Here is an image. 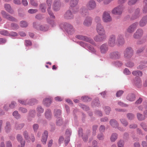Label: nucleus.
I'll use <instances>...</instances> for the list:
<instances>
[{"label": "nucleus", "instance_id": "393cba45", "mask_svg": "<svg viewBox=\"0 0 147 147\" xmlns=\"http://www.w3.org/2000/svg\"><path fill=\"white\" fill-rule=\"evenodd\" d=\"M48 136V134L47 131H45L41 140L43 144H46Z\"/></svg>", "mask_w": 147, "mask_h": 147}, {"label": "nucleus", "instance_id": "680f3d73", "mask_svg": "<svg viewBox=\"0 0 147 147\" xmlns=\"http://www.w3.org/2000/svg\"><path fill=\"white\" fill-rule=\"evenodd\" d=\"M125 65L128 67H131L134 66V64L132 62H129L126 63Z\"/></svg>", "mask_w": 147, "mask_h": 147}, {"label": "nucleus", "instance_id": "774afa93", "mask_svg": "<svg viewBox=\"0 0 147 147\" xmlns=\"http://www.w3.org/2000/svg\"><path fill=\"white\" fill-rule=\"evenodd\" d=\"M38 11L36 9H30L28 10V12L29 13H36Z\"/></svg>", "mask_w": 147, "mask_h": 147}, {"label": "nucleus", "instance_id": "0eeeda50", "mask_svg": "<svg viewBox=\"0 0 147 147\" xmlns=\"http://www.w3.org/2000/svg\"><path fill=\"white\" fill-rule=\"evenodd\" d=\"M133 51L131 47L126 48L124 53V57L128 59L130 58L133 55Z\"/></svg>", "mask_w": 147, "mask_h": 147}, {"label": "nucleus", "instance_id": "49530a36", "mask_svg": "<svg viewBox=\"0 0 147 147\" xmlns=\"http://www.w3.org/2000/svg\"><path fill=\"white\" fill-rule=\"evenodd\" d=\"M63 123V122L61 118L59 117V118L57 120L56 124L57 125L60 126Z\"/></svg>", "mask_w": 147, "mask_h": 147}, {"label": "nucleus", "instance_id": "79ce46f5", "mask_svg": "<svg viewBox=\"0 0 147 147\" xmlns=\"http://www.w3.org/2000/svg\"><path fill=\"white\" fill-rule=\"evenodd\" d=\"M81 99L84 102L89 101L91 100V98L87 96H82L81 98Z\"/></svg>", "mask_w": 147, "mask_h": 147}, {"label": "nucleus", "instance_id": "f704fd0d", "mask_svg": "<svg viewBox=\"0 0 147 147\" xmlns=\"http://www.w3.org/2000/svg\"><path fill=\"white\" fill-rule=\"evenodd\" d=\"M114 0H96L98 3H100L102 1L103 4L105 5H107L109 4L111 2Z\"/></svg>", "mask_w": 147, "mask_h": 147}, {"label": "nucleus", "instance_id": "4be33fe9", "mask_svg": "<svg viewBox=\"0 0 147 147\" xmlns=\"http://www.w3.org/2000/svg\"><path fill=\"white\" fill-rule=\"evenodd\" d=\"M126 99L127 100L130 101H133L135 100L136 96L134 94L130 93L127 95Z\"/></svg>", "mask_w": 147, "mask_h": 147}, {"label": "nucleus", "instance_id": "f8f14e48", "mask_svg": "<svg viewBox=\"0 0 147 147\" xmlns=\"http://www.w3.org/2000/svg\"><path fill=\"white\" fill-rule=\"evenodd\" d=\"M1 13L3 17L11 21H16V20L13 17L7 14L5 11H2Z\"/></svg>", "mask_w": 147, "mask_h": 147}, {"label": "nucleus", "instance_id": "aec40b11", "mask_svg": "<svg viewBox=\"0 0 147 147\" xmlns=\"http://www.w3.org/2000/svg\"><path fill=\"white\" fill-rule=\"evenodd\" d=\"M60 8V3L59 0H55L53 5V9L55 11L59 10Z\"/></svg>", "mask_w": 147, "mask_h": 147}, {"label": "nucleus", "instance_id": "f3484780", "mask_svg": "<svg viewBox=\"0 0 147 147\" xmlns=\"http://www.w3.org/2000/svg\"><path fill=\"white\" fill-rule=\"evenodd\" d=\"M52 2L51 0H47V3L48 6L47 10L48 12L51 17L53 18H55V16L53 15L52 12L50 10L51 7V5Z\"/></svg>", "mask_w": 147, "mask_h": 147}, {"label": "nucleus", "instance_id": "052dcab7", "mask_svg": "<svg viewBox=\"0 0 147 147\" xmlns=\"http://www.w3.org/2000/svg\"><path fill=\"white\" fill-rule=\"evenodd\" d=\"M124 142L122 140H120L118 142V147H124Z\"/></svg>", "mask_w": 147, "mask_h": 147}, {"label": "nucleus", "instance_id": "0e129e2a", "mask_svg": "<svg viewBox=\"0 0 147 147\" xmlns=\"http://www.w3.org/2000/svg\"><path fill=\"white\" fill-rule=\"evenodd\" d=\"M105 126L104 125H101L100 127L99 130L100 132H104L105 131Z\"/></svg>", "mask_w": 147, "mask_h": 147}, {"label": "nucleus", "instance_id": "dca6fc26", "mask_svg": "<svg viewBox=\"0 0 147 147\" xmlns=\"http://www.w3.org/2000/svg\"><path fill=\"white\" fill-rule=\"evenodd\" d=\"M143 34V31L142 30L139 29L134 34L133 36L134 38L138 39L141 37Z\"/></svg>", "mask_w": 147, "mask_h": 147}, {"label": "nucleus", "instance_id": "ddd939ff", "mask_svg": "<svg viewBox=\"0 0 147 147\" xmlns=\"http://www.w3.org/2000/svg\"><path fill=\"white\" fill-rule=\"evenodd\" d=\"M110 57L112 59H118L120 57V53L117 51L113 52L110 53Z\"/></svg>", "mask_w": 147, "mask_h": 147}, {"label": "nucleus", "instance_id": "1a4fd4ad", "mask_svg": "<svg viewBox=\"0 0 147 147\" xmlns=\"http://www.w3.org/2000/svg\"><path fill=\"white\" fill-rule=\"evenodd\" d=\"M65 30L69 34H73L75 32L73 26L70 24L67 23L65 24Z\"/></svg>", "mask_w": 147, "mask_h": 147}, {"label": "nucleus", "instance_id": "5701e85b", "mask_svg": "<svg viewBox=\"0 0 147 147\" xmlns=\"http://www.w3.org/2000/svg\"><path fill=\"white\" fill-rule=\"evenodd\" d=\"M71 135V131L70 130L67 129L66 131V133L65 134V136L67 137L65 144H67L70 141V136Z\"/></svg>", "mask_w": 147, "mask_h": 147}, {"label": "nucleus", "instance_id": "4468645a", "mask_svg": "<svg viewBox=\"0 0 147 147\" xmlns=\"http://www.w3.org/2000/svg\"><path fill=\"white\" fill-rule=\"evenodd\" d=\"M117 44L119 46L122 45L125 43V40L122 35L119 34L117 38Z\"/></svg>", "mask_w": 147, "mask_h": 147}, {"label": "nucleus", "instance_id": "338daca9", "mask_svg": "<svg viewBox=\"0 0 147 147\" xmlns=\"http://www.w3.org/2000/svg\"><path fill=\"white\" fill-rule=\"evenodd\" d=\"M123 73L124 74L128 75L131 74L130 71L127 68H125L123 71Z\"/></svg>", "mask_w": 147, "mask_h": 147}, {"label": "nucleus", "instance_id": "bb28decb", "mask_svg": "<svg viewBox=\"0 0 147 147\" xmlns=\"http://www.w3.org/2000/svg\"><path fill=\"white\" fill-rule=\"evenodd\" d=\"M34 100V99L31 100H29V101L28 100H25L22 99H19L18 100V102L20 103L22 105H26L27 104H29L31 105L32 104L31 103L32 101H33Z\"/></svg>", "mask_w": 147, "mask_h": 147}, {"label": "nucleus", "instance_id": "cd10ccee", "mask_svg": "<svg viewBox=\"0 0 147 147\" xmlns=\"http://www.w3.org/2000/svg\"><path fill=\"white\" fill-rule=\"evenodd\" d=\"M109 123L111 126L114 128L117 127L119 125V124L117 121L113 119H111Z\"/></svg>", "mask_w": 147, "mask_h": 147}, {"label": "nucleus", "instance_id": "c9c22d12", "mask_svg": "<svg viewBox=\"0 0 147 147\" xmlns=\"http://www.w3.org/2000/svg\"><path fill=\"white\" fill-rule=\"evenodd\" d=\"M132 74L136 76H141L142 75V71H135L132 72Z\"/></svg>", "mask_w": 147, "mask_h": 147}, {"label": "nucleus", "instance_id": "72a5a7b5", "mask_svg": "<svg viewBox=\"0 0 147 147\" xmlns=\"http://www.w3.org/2000/svg\"><path fill=\"white\" fill-rule=\"evenodd\" d=\"M49 28L48 26L47 25H41L39 26L38 29L43 31H46L48 30Z\"/></svg>", "mask_w": 147, "mask_h": 147}, {"label": "nucleus", "instance_id": "473e14b6", "mask_svg": "<svg viewBox=\"0 0 147 147\" xmlns=\"http://www.w3.org/2000/svg\"><path fill=\"white\" fill-rule=\"evenodd\" d=\"M140 10L139 9H137L135 10L134 14L132 17V19H136L140 16Z\"/></svg>", "mask_w": 147, "mask_h": 147}, {"label": "nucleus", "instance_id": "69168bd1", "mask_svg": "<svg viewBox=\"0 0 147 147\" xmlns=\"http://www.w3.org/2000/svg\"><path fill=\"white\" fill-rule=\"evenodd\" d=\"M123 91L122 90H119L117 91L116 94V96L117 97L120 96L123 93Z\"/></svg>", "mask_w": 147, "mask_h": 147}, {"label": "nucleus", "instance_id": "f257e3e1", "mask_svg": "<svg viewBox=\"0 0 147 147\" xmlns=\"http://www.w3.org/2000/svg\"><path fill=\"white\" fill-rule=\"evenodd\" d=\"M78 44L81 46L85 48L90 52L94 54L96 53V51L93 47H92L91 45L82 41L79 42Z\"/></svg>", "mask_w": 147, "mask_h": 147}, {"label": "nucleus", "instance_id": "a878e982", "mask_svg": "<svg viewBox=\"0 0 147 147\" xmlns=\"http://www.w3.org/2000/svg\"><path fill=\"white\" fill-rule=\"evenodd\" d=\"M52 100L51 98H46L43 100V103L45 106H49L51 104Z\"/></svg>", "mask_w": 147, "mask_h": 147}, {"label": "nucleus", "instance_id": "3c124183", "mask_svg": "<svg viewBox=\"0 0 147 147\" xmlns=\"http://www.w3.org/2000/svg\"><path fill=\"white\" fill-rule=\"evenodd\" d=\"M127 116L128 119L130 120H132L134 119V115L131 113H129L127 115Z\"/></svg>", "mask_w": 147, "mask_h": 147}, {"label": "nucleus", "instance_id": "09e8293b", "mask_svg": "<svg viewBox=\"0 0 147 147\" xmlns=\"http://www.w3.org/2000/svg\"><path fill=\"white\" fill-rule=\"evenodd\" d=\"M117 104L118 105L122 107H126L128 106L127 105L120 101L118 102Z\"/></svg>", "mask_w": 147, "mask_h": 147}, {"label": "nucleus", "instance_id": "b1692460", "mask_svg": "<svg viewBox=\"0 0 147 147\" xmlns=\"http://www.w3.org/2000/svg\"><path fill=\"white\" fill-rule=\"evenodd\" d=\"M147 23V16L143 17L139 22L140 26L143 27L145 26Z\"/></svg>", "mask_w": 147, "mask_h": 147}, {"label": "nucleus", "instance_id": "a19ab883", "mask_svg": "<svg viewBox=\"0 0 147 147\" xmlns=\"http://www.w3.org/2000/svg\"><path fill=\"white\" fill-rule=\"evenodd\" d=\"M121 123L125 127L127 126L128 125V122L124 119H120Z\"/></svg>", "mask_w": 147, "mask_h": 147}, {"label": "nucleus", "instance_id": "e2e57ef3", "mask_svg": "<svg viewBox=\"0 0 147 147\" xmlns=\"http://www.w3.org/2000/svg\"><path fill=\"white\" fill-rule=\"evenodd\" d=\"M146 66L145 65L144 63H141L138 66V68L139 69H142L146 67Z\"/></svg>", "mask_w": 147, "mask_h": 147}, {"label": "nucleus", "instance_id": "8fccbe9b", "mask_svg": "<svg viewBox=\"0 0 147 147\" xmlns=\"http://www.w3.org/2000/svg\"><path fill=\"white\" fill-rule=\"evenodd\" d=\"M80 106L84 110H88L89 109V107L85 105L80 104Z\"/></svg>", "mask_w": 147, "mask_h": 147}, {"label": "nucleus", "instance_id": "603ef678", "mask_svg": "<svg viewBox=\"0 0 147 147\" xmlns=\"http://www.w3.org/2000/svg\"><path fill=\"white\" fill-rule=\"evenodd\" d=\"M0 34L4 36H9V33L6 30H3L0 31Z\"/></svg>", "mask_w": 147, "mask_h": 147}, {"label": "nucleus", "instance_id": "7c9ffc66", "mask_svg": "<svg viewBox=\"0 0 147 147\" xmlns=\"http://www.w3.org/2000/svg\"><path fill=\"white\" fill-rule=\"evenodd\" d=\"M117 134L116 133H114L111 134L110 138V140L111 142H114L117 139Z\"/></svg>", "mask_w": 147, "mask_h": 147}, {"label": "nucleus", "instance_id": "9b49d317", "mask_svg": "<svg viewBox=\"0 0 147 147\" xmlns=\"http://www.w3.org/2000/svg\"><path fill=\"white\" fill-rule=\"evenodd\" d=\"M138 22H135L130 26L127 30V31L129 33H131L134 32L138 25Z\"/></svg>", "mask_w": 147, "mask_h": 147}, {"label": "nucleus", "instance_id": "6e6d98bb", "mask_svg": "<svg viewBox=\"0 0 147 147\" xmlns=\"http://www.w3.org/2000/svg\"><path fill=\"white\" fill-rule=\"evenodd\" d=\"M45 116L47 119L51 118V113L50 111H47L45 113Z\"/></svg>", "mask_w": 147, "mask_h": 147}, {"label": "nucleus", "instance_id": "7ed1b4c3", "mask_svg": "<svg viewBox=\"0 0 147 147\" xmlns=\"http://www.w3.org/2000/svg\"><path fill=\"white\" fill-rule=\"evenodd\" d=\"M96 30L98 34L100 36H106L103 26L100 23H98L96 26Z\"/></svg>", "mask_w": 147, "mask_h": 147}, {"label": "nucleus", "instance_id": "c03bdc74", "mask_svg": "<svg viewBox=\"0 0 147 147\" xmlns=\"http://www.w3.org/2000/svg\"><path fill=\"white\" fill-rule=\"evenodd\" d=\"M138 0H128V4L129 5H132L135 4Z\"/></svg>", "mask_w": 147, "mask_h": 147}, {"label": "nucleus", "instance_id": "de8ad7c7", "mask_svg": "<svg viewBox=\"0 0 147 147\" xmlns=\"http://www.w3.org/2000/svg\"><path fill=\"white\" fill-rule=\"evenodd\" d=\"M98 127V125H94L92 127V135L93 136H95L96 135Z\"/></svg>", "mask_w": 147, "mask_h": 147}, {"label": "nucleus", "instance_id": "5fc2aeb1", "mask_svg": "<svg viewBox=\"0 0 147 147\" xmlns=\"http://www.w3.org/2000/svg\"><path fill=\"white\" fill-rule=\"evenodd\" d=\"M24 125L23 124H18L16 123L15 125V127L17 129H22L24 126Z\"/></svg>", "mask_w": 147, "mask_h": 147}, {"label": "nucleus", "instance_id": "864d4df0", "mask_svg": "<svg viewBox=\"0 0 147 147\" xmlns=\"http://www.w3.org/2000/svg\"><path fill=\"white\" fill-rule=\"evenodd\" d=\"M13 116L16 119H18L20 117V115L17 111H14L13 113Z\"/></svg>", "mask_w": 147, "mask_h": 147}, {"label": "nucleus", "instance_id": "ea45409f", "mask_svg": "<svg viewBox=\"0 0 147 147\" xmlns=\"http://www.w3.org/2000/svg\"><path fill=\"white\" fill-rule=\"evenodd\" d=\"M104 136L102 133L98 134L97 136V138L99 140H103L104 139Z\"/></svg>", "mask_w": 147, "mask_h": 147}, {"label": "nucleus", "instance_id": "4c0bfd02", "mask_svg": "<svg viewBox=\"0 0 147 147\" xmlns=\"http://www.w3.org/2000/svg\"><path fill=\"white\" fill-rule=\"evenodd\" d=\"M11 127L10 123L8 122L6 123V125L5 127V130L7 132H9L11 129Z\"/></svg>", "mask_w": 147, "mask_h": 147}, {"label": "nucleus", "instance_id": "423d86ee", "mask_svg": "<svg viewBox=\"0 0 147 147\" xmlns=\"http://www.w3.org/2000/svg\"><path fill=\"white\" fill-rule=\"evenodd\" d=\"M102 20L104 22L108 23L111 21L112 19L110 15L109 11H105L102 15Z\"/></svg>", "mask_w": 147, "mask_h": 147}, {"label": "nucleus", "instance_id": "412c9836", "mask_svg": "<svg viewBox=\"0 0 147 147\" xmlns=\"http://www.w3.org/2000/svg\"><path fill=\"white\" fill-rule=\"evenodd\" d=\"M107 38V36H102L100 37L98 35H96L94 37V39L96 42H100L105 41Z\"/></svg>", "mask_w": 147, "mask_h": 147}, {"label": "nucleus", "instance_id": "58836bf2", "mask_svg": "<svg viewBox=\"0 0 147 147\" xmlns=\"http://www.w3.org/2000/svg\"><path fill=\"white\" fill-rule=\"evenodd\" d=\"M134 83L136 86L138 87L140 86L142 83L140 79L139 78H137L136 81L134 82Z\"/></svg>", "mask_w": 147, "mask_h": 147}, {"label": "nucleus", "instance_id": "e433bc0d", "mask_svg": "<svg viewBox=\"0 0 147 147\" xmlns=\"http://www.w3.org/2000/svg\"><path fill=\"white\" fill-rule=\"evenodd\" d=\"M99 104V101L98 99H96L94 100L92 103V106L93 107L98 106Z\"/></svg>", "mask_w": 147, "mask_h": 147}, {"label": "nucleus", "instance_id": "2eb2a0df", "mask_svg": "<svg viewBox=\"0 0 147 147\" xmlns=\"http://www.w3.org/2000/svg\"><path fill=\"white\" fill-rule=\"evenodd\" d=\"M100 52L102 54L106 53L108 50L107 45L105 43L103 44L100 47Z\"/></svg>", "mask_w": 147, "mask_h": 147}, {"label": "nucleus", "instance_id": "c85d7f7f", "mask_svg": "<svg viewBox=\"0 0 147 147\" xmlns=\"http://www.w3.org/2000/svg\"><path fill=\"white\" fill-rule=\"evenodd\" d=\"M73 14L72 12H71L70 11L68 10L66 13L65 18L67 19H72L74 18Z\"/></svg>", "mask_w": 147, "mask_h": 147}, {"label": "nucleus", "instance_id": "c756f323", "mask_svg": "<svg viewBox=\"0 0 147 147\" xmlns=\"http://www.w3.org/2000/svg\"><path fill=\"white\" fill-rule=\"evenodd\" d=\"M79 1V0H70V6L72 8L75 7L78 5Z\"/></svg>", "mask_w": 147, "mask_h": 147}, {"label": "nucleus", "instance_id": "6e6552de", "mask_svg": "<svg viewBox=\"0 0 147 147\" xmlns=\"http://www.w3.org/2000/svg\"><path fill=\"white\" fill-rule=\"evenodd\" d=\"M86 6L88 10H92L95 9L96 7V3L94 0H90L86 5Z\"/></svg>", "mask_w": 147, "mask_h": 147}, {"label": "nucleus", "instance_id": "a18cd8bd", "mask_svg": "<svg viewBox=\"0 0 147 147\" xmlns=\"http://www.w3.org/2000/svg\"><path fill=\"white\" fill-rule=\"evenodd\" d=\"M40 9L42 12H45L46 9V6L45 4L43 3L41 4L40 5Z\"/></svg>", "mask_w": 147, "mask_h": 147}, {"label": "nucleus", "instance_id": "39448f33", "mask_svg": "<svg viewBox=\"0 0 147 147\" xmlns=\"http://www.w3.org/2000/svg\"><path fill=\"white\" fill-rule=\"evenodd\" d=\"M124 7L123 5H119L114 8L112 11V13L115 15H120L122 13Z\"/></svg>", "mask_w": 147, "mask_h": 147}, {"label": "nucleus", "instance_id": "bf43d9fd", "mask_svg": "<svg viewBox=\"0 0 147 147\" xmlns=\"http://www.w3.org/2000/svg\"><path fill=\"white\" fill-rule=\"evenodd\" d=\"M23 135L26 140H28L30 139V137L29 136L27 131H25L23 132Z\"/></svg>", "mask_w": 147, "mask_h": 147}, {"label": "nucleus", "instance_id": "13d9d810", "mask_svg": "<svg viewBox=\"0 0 147 147\" xmlns=\"http://www.w3.org/2000/svg\"><path fill=\"white\" fill-rule=\"evenodd\" d=\"M140 125L145 131H147V125L145 123L142 122L141 123Z\"/></svg>", "mask_w": 147, "mask_h": 147}, {"label": "nucleus", "instance_id": "20e7f679", "mask_svg": "<svg viewBox=\"0 0 147 147\" xmlns=\"http://www.w3.org/2000/svg\"><path fill=\"white\" fill-rule=\"evenodd\" d=\"M76 37L79 39L84 40L85 41L88 42L93 45H96V43L95 42L90 38H88L87 36H84L81 35H76Z\"/></svg>", "mask_w": 147, "mask_h": 147}, {"label": "nucleus", "instance_id": "a211bd4d", "mask_svg": "<svg viewBox=\"0 0 147 147\" xmlns=\"http://www.w3.org/2000/svg\"><path fill=\"white\" fill-rule=\"evenodd\" d=\"M92 19L90 17H87L85 19L83 24L86 26H89L92 24Z\"/></svg>", "mask_w": 147, "mask_h": 147}, {"label": "nucleus", "instance_id": "9d476101", "mask_svg": "<svg viewBox=\"0 0 147 147\" xmlns=\"http://www.w3.org/2000/svg\"><path fill=\"white\" fill-rule=\"evenodd\" d=\"M116 37L115 35L112 34L109 37L108 41L109 45L111 47H113L116 44Z\"/></svg>", "mask_w": 147, "mask_h": 147}, {"label": "nucleus", "instance_id": "2f4dec72", "mask_svg": "<svg viewBox=\"0 0 147 147\" xmlns=\"http://www.w3.org/2000/svg\"><path fill=\"white\" fill-rule=\"evenodd\" d=\"M5 10L9 13L12 14L13 13V10L12 9L10 5L9 4H5L4 5Z\"/></svg>", "mask_w": 147, "mask_h": 147}, {"label": "nucleus", "instance_id": "37998d69", "mask_svg": "<svg viewBox=\"0 0 147 147\" xmlns=\"http://www.w3.org/2000/svg\"><path fill=\"white\" fill-rule=\"evenodd\" d=\"M137 117L138 119L140 121H142L145 119L144 116H143L142 114L140 113H138L137 114Z\"/></svg>", "mask_w": 147, "mask_h": 147}, {"label": "nucleus", "instance_id": "6ab92c4d", "mask_svg": "<svg viewBox=\"0 0 147 147\" xmlns=\"http://www.w3.org/2000/svg\"><path fill=\"white\" fill-rule=\"evenodd\" d=\"M80 13L83 17H85L89 15V12L88 9H86L84 7H82L81 8Z\"/></svg>", "mask_w": 147, "mask_h": 147}, {"label": "nucleus", "instance_id": "f03ea898", "mask_svg": "<svg viewBox=\"0 0 147 147\" xmlns=\"http://www.w3.org/2000/svg\"><path fill=\"white\" fill-rule=\"evenodd\" d=\"M90 132L91 131L90 130H88L86 131L83 135V130L82 128H80L78 131L79 136L82 137L83 141L85 142H86L87 141L88 136L90 135Z\"/></svg>", "mask_w": 147, "mask_h": 147}, {"label": "nucleus", "instance_id": "4d7b16f0", "mask_svg": "<svg viewBox=\"0 0 147 147\" xmlns=\"http://www.w3.org/2000/svg\"><path fill=\"white\" fill-rule=\"evenodd\" d=\"M20 25L21 27H26L28 26L27 23L25 21H22L20 22Z\"/></svg>", "mask_w": 147, "mask_h": 147}]
</instances>
